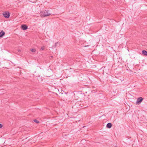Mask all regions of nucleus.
I'll return each instance as SVG.
<instances>
[{"instance_id": "f257e3e1", "label": "nucleus", "mask_w": 147, "mask_h": 147, "mask_svg": "<svg viewBox=\"0 0 147 147\" xmlns=\"http://www.w3.org/2000/svg\"><path fill=\"white\" fill-rule=\"evenodd\" d=\"M41 13V17H43L49 16L51 15L49 10H45L43 12H42Z\"/></svg>"}, {"instance_id": "f03ea898", "label": "nucleus", "mask_w": 147, "mask_h": 147, "mask_svg": "<svg viewBox=\"0 0 147 147\" xmlns=\"http://www.w3.org/2000/svg\"><path fill=\"white\" fill-rule=\"evenodd\" d=\"M143 98L142 97H140L138 98L137 99V101L136 102V105L140 104L142 101Z\"/></svg>"}, {"instance_id": "7ed1b4c3", "label": "nucleus", "mask_w": 147, "mask_h": 147, "mask_svg": "<svg viewBox=\"0 0 147 147\" xmlns=\"http://www.w3.org/2000/svg\"><path fill=\"white\" fill-rule=\"evenodd\" d=\"M10 13H9V12H7V11H5L3 13V15L4 16V17L6 18H8L9 16H10Z\"/></svg>"}, {"instance_id": "20e7f679", "label": "nucleus", "mask_w": 147, "mask_h": 147, "mask_svg": "<svg viewBox=\"0 0 147 147\" xmlns=\"http://www.w3.org/2000/svg\"><path fill=\"white\" fill-rule=\"evenodd\" d=\"M80 104L79 103V102L76 103L72 107L73 109H75L76 108H80Z\"/></svg>"}, {"instance_id": "39448f33", "label": "nucleus", "mask_w": 147, "mask_h": 147, "mask_svg": "<svg viewBox=\"0 0 147 147\" xmlns=\"http://www.w3.org/2000/svg\"><path fill=\"white\" fill-rule=\"evenodd\" d=\"M21 28L24 30H25L28 29V26L25 24H23L21 26Z\"/></svg>"}, {"instance_id": "423d86ee", "label": "nucleus", "mask_w": 147, "mask_h": 147, "mask_svg": "<svg viewBox=\"0 0 147 147\" xmlns=\"http://www.w3.org/2000/svg\"><path fill=\"white\" fill-rule=\"evenodd\" d=\"M5 34V32L3 31L2 30L0 32V38H2Z\"/></svg>"}, {"instance_id": "0eeeda50", "label": "nucleus", "mask_w": 147, "mask_h": 147, "mask_svg": "<svg viewBox=\"0 0 147 147\" xmlns=\"http://www.w3.org/2000/svg\"><path fill=\"white\" fill-rule=\"evenodd\" d=\"M112 123H109L107 124L106 127L107 128H110L112 127Z\"/></svg>"}, {"instance_id": "6e6552de", "label": "nucleus", "mask_w": 147, "mask_h": 147, "mask_svg": "<svg viewBox=\"0 0 147 147\" xmlns=\"http://www.w3.org/2000/svg\"><path fill=\"white\" fill-rule=\"evenodd\" d=\"M5 90L4 89H1L0 90V94H2L5 92Z\"/></svg>"}, {"instance_id": "1a4fd4ad", "label": "nucleus", "mask_w": 147, "mask_h": 147, "mask_svg": "<svg viewBox=\"0 0 147 147\" xmlns=\"http://www.w3.org/2000/svg\"><path fill=\"white\" fill-rule=\"evenodd\" d=\"M142 53L146 56H147V51L145 50H143L142 51Z\"/></svg>"}, {"instance_id": "9d476101", "label": "nucleus", "mask_w": 147, "mask_h": 147, "mask_svg": "<svg viewBox=\"0 0 147 147\" xmlns=\"http://www.w3.org/2000/svg\"><path fill=\"white\" fill-rule=\"evenodd\" d=\"M58 44V42H56L55 44V45L53 46L52 48H56Z\"/></svg>"}, {"instance_id": "9b49d317", "label": "nucleus", "mask_w": 147, "mask_h": 147, "mask_svg": "<svg viewBox=\"0 0 147 147\" xmlns=\"http://www.w3.org/2000/svg\"><path fill=\"white\" fill-rule=\"evenodd\" d=\"M31 51L32 52H35L36 51V50L35 49H31Z\"/></svg>"}, {"instance_id": "f8f14e48", "label": "nucleus", "mask_w": 147, "mask_h": 147, "mask_svg": "<svg viewBox=\"0 0 147 147\" xmlns=\"http://www.w3.org/2000/svg\"><path fill=\"white\" fill-rule=\"evenodd\" d=\"M34 121L36 123H39V121H38L36 119H34Z\"/></svg>"}, {"instance_id": "ddd939ff", "label": "nucleus", "mask_w": 147, "mask_h": 147, "mask_svg": "<svg viewBox=\"0 0 147 147\" xmlns=\"http://www.w3.org/2000/svg\"><path fill=\"white\" fill-rule=\"evenodd\" d=\"M44 48H45V47L44 46L42 47L40 49V50H43L44 49Z\"/></svg>"}, {"instance_id": "4468645a", "label": "nucleus", "mask_w": 147, "mask_h": 147, "mask_svg": "<svg viewBox=\"0 0 147 147\" xmlns=\"http://www.w3.org/2000/svg\"><path fill=\"white\" fill-rule=\"evenodd\" d=\"M3 125L1 123H0V128H1L2 127Z\"/></svg>"}, {"instance_id": "2eb2a0df", "label": "nucleus", "mask_w": 147, "mask_h": 147, "mask_svg": "<svg viewBox=\"0 0 147 147\" xmlns=\"http://www.w3.org/2000/svg\"><path fill=\"white\" fill-rule=\"evenodd\" d=\"M92 93H94V92H95L94 91V90H93L92 91Z\"/></svg>"}, {"instance_id": "dca6fc26", "label": "nucleus", "mask_w": 147, "mask_h": 147, "mask_svg": "<svg viewBox=\"0 0 147 147\" xmlns=\"http://www.w3.org/2000/svg\"><path fill=\"white\" fill-rule=\"evenodd\" d=\"M74 63V61L73 60V61H71V64H73V63Z\"/></svg>"}, {"instance_id": "f3484780", "label": "nucleus", "mask_w": 147, "mask_h": 147, "mask_svg": "<svg viewBox=\"0 0 147 147\" xmlns=\"http://www.w3.org/2000/svg\"><path fill=\"white\" fill-rule=\"evenodd\" d=\"M18 52H20V51H21V50H20V49H19V50H18Z\"/></svg>"}, {"instance_id": "a211bd4d", "label": "nucleus", "mask_w": 147, "mask_h": 147, "mask_svg": "<svg viewBox=\"0 0 147 147\" xmlns=\"http://www.w3.org/2000/svg\"><path fill=\"white\" fill-rule=\"evenodd\" d=\"M51 57H53L52 56H51Z\"/></svg>"}]
</instances>
